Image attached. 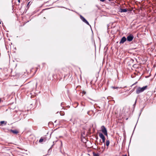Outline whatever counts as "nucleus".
<instances>
[{
	"label": "nucleus",
	"instance_id": "4be33fe9",
	"mask_svg": "<svg viewBox=\"0 0 156 156\" xmlns=\"http://www.w3.org/2000/svg\"><path fill=\"white\" fill-rule=\"evenodd\" d=\"M30 3V2H29L28 4H27V5H28L29 4V3Z\"/></svg>",
	"mask_w": 156,
	"mask_h": 156
},
{
	"label": "nucleus",
	"instance_id": "9b49d317",
	"mask_svg": "<svg viewBox=\"0 0 156 156\" xmlns=\"http://www.w3.org/2000/svg\"><path fill=\"white\" fill-rule=\"evenodd\" d=\"M92 111H90L87 112V114L90 115H91V113H92Z\"/></svg>",
	"mask_w": 156,
	"mask_h": 156
},
{
	"label": "nucleus",
	"instance_id": "f8f14e48",
	"mask_svg": "<svg viewBox=\"0 0 156 156\" xmlns=\"http://www.w3.org/2000/svg\"><path fill=\"white\" fill-rule=\"evenodd\" d=\"M93 156H99V154L98 153H93Z\"/></svg>",
	"mask_w": 156,
	"mask_h": 156
},
{
	"label": "nucleus",
	"instance_id": "423d86ee",
	"mask_svg": "<svg viewBox=\"0 0 156 156\" xmlns=\"http://www.w3.org/2000/svg\"><path fill=\"white\" fill-rule=\"evenodd\" d=\"M126 40V38L125 37H123L120 41V43L123 44Z\"/></svg>",
	"mask_w": 156,
	"mask_h": 156
},
{
	"label": "nucleus",
	"instance_id": "2eb2a0df",
	"mask_svg": "<svg viewBox=\"0 0 156 156\" xmlns=\"http://www.w3.org/2000/svg\"><path fill=\"white\" fill-rule=\"evenodd\" d=\"M136 101H137V99H136V100H135V102L134 103V104H133V105L134 106V107L136 105Z\"/></svg>",
	"mask_w": 156,
	"mask_h": 156
},
{
	"label": "nucleus",
	"instance_id": "a211bd4d",
	"mask_svg": "<svg viewBox=\"0 0 156 156\" xmlns=\"http://www.w3.org/2000/svg\"><path fill=\"white\" fill-rule=\"evenodd\" d=\"M37 83H36V87H37Z\"/></svg>",
	"mask_w": 156,
	"mask_h": 156
},
{
	"label": "nucleus",
	"instance_id": "0eeeda50",
	"mask_svg": "<svg viewBox=\"0 0 156 156\" xmlns=\"http://www.w3.org/2000/svg\"><path fill=\"white\" fill-rule=\"evenodd\" d=\"M127 9H120V12H126L127 11Z\"/></svg>",
	"mask_w": 156,
	"mask_h": 156
},
{
	"label": "nucleus",
	"instance_id": "6ab92c4d",
	"mask_svg": "<svg viewBox=\"0 0 156 156\" xmlns=\"http://www.w3.org/2000/svg\"><path fill=\"white\" fill-rule=\"evenodd\" d=\"M131 61L132 62L133 61V59H131Z\"/></svg>",
	"mask_w": 156,
	"mask_h": 156
},
{
	"label": "nucleus",
	"instance_id": "39448f33",
	"mask_svg": "<svg viewBox=\"0 0 156 156\" xmlns=\"http://www.w3.org/2000/svg\"><path fill=\"white\" fill-rule=\"evenodd\" d=\"M80 18L85 23H86L87 24L90 25V24L82 16H80Z\"/></svg>",
	"mask_w": 156,
	"mask_h": 156
},
{
	"label": "nucleus",
	"instance_id": "ddd939ff",
	"mask_svg": "<svg viewBox=\"0 0 156 156\" xmlns=\"http://www.w3.org/2000/svg\"><path fill=\"white\" fill-rule=\"evenodd\" d=\"M112 88L113 89H119V88H121V87H112Z\"/></svg>",
	"mask_w": 156,
	"mask_h": 156
},
{
	"label": "nucleus",
	"instance_id": "20e7f679",
	"mask_svg": "<svg viewBox=\"0 0 156 156\" xmlns=\"http://www.w3.org/2000/svg\"><path fill=\"white\" fill-rule=\"evenodd\" d=\"M98 135L99 137L102 139V142L105 143V138L103 134L101 133H99Z\"/></svg>",
	"mask_w": 156,
	"mask_h": 156
},
{
	"label": "nucleus",
	"instance_id": "393cba45",
	"mask_svg": "<svg viewBox=\"0 0 156 156\" xmlns=\"http://www.w3.org/2000/svg\"><path fill=\"white\" fill-rule=\"evenodd\" d=\"M71 119H70V121H71Z\"/></svg>",
	"mask_w": 156,
	"mask_h": 156
},
{
	"label": "nucleus",
	"instance_id": "4468645a",
	"mask_svg": "<svg viewBox=\"0 0 156 156\" xmlns=\"http://www.w3.org/2000/svg\"><path fill=\"white\" fill-rule=\"evenodd\" d=\"M44 140V139L43 138H41L39 140V143H41Z\"/></svg>",
	"mask_w": 156,
	"mask_h": 156
},
{
	"label": "nucleus",
	"instance_id": "9d476101",
	"mask_svg": "<svg viewBox=\"0 0 156 156\" xmlns=\"http://www.w3.org/2000/svg\"><path fill=\"white\" fill-rule=\"evenodd\" d=\"M6 122H5V121H2L0 122L1 125H2V124H4L5 125L6 124Z\"/></svg>",
	"mask_w": 156,
	"mask_h": 156
},
{
	"label": "nucleus",
	"instance_id": "b1692460",
	"mask_svg": "<svg viewBox=\"0 0 156 156\" xmlns=\"http://www.w3.org/2000/svg\"><path fill=\"white\" fill-rule=\"evenodd\" d=\"M126 87V86H125L124 87Z\"/></svg>",
	"mask_w": 156,
	"mask_h": 156
},
{
	"label": "nucleus",
	"instance_id": "f257e3e1",
	"mask_svg": "<svg viewBox=\"0 0 156 156\" xmlns=\"http://www.w3.org/2000/svg\"><path fill=\"white\" fill-rule=\"evenodd\" d=\"M147 88V86H145L142 87H139L136 90V93L137 94H139L144 91Z\"/></svg>",
	"mask_w": 156,
	"mask_h": 156
},
{
	"label": "nucleus",
	"instance_id": "6e6552de",
	"mask_svg": "<svg viewBox=\"0 0 156 156\" xmlns=\"http://www.w3.org/2000/svg\"><path fill=\"white\" fill-rule=\"evenodd\" d=\"M11 131L14 134H17L18 133L17 131L16 130H11Z\"/></svg>",
	"mask_w": 156,
	"mask_h": 156
},
{
	"label": "nucleus",
	"instance_id": "1a4fd4ad",
	"mask_svg": "<svg viewBox=\"0 0 156 156\" xmlns=\"http://www.w3.org/2000/svg\"><path fill=\"white\" fill-rule=\"evenodd\" d=\"M110 143V142L109 140H106V145L107 146H109Z\"/></svg>",
	"mask_w": 156,
	"mask_h": 156
},
{
	"label": "nucleus",
	"instance_id": "7ed1b4c3",
	"mask_svg": "<svg viewBox=\"0 0 156 156\" xmlns=\"http://www.w3.org/2000/svg\"><path fill=\"white\" fill-rule=\"evenodd\" d=\"M134 38L132 34H130L126 38V40L127 41H132Z\"/></svg>",
	"mask_w": 156,
	"mask_h": 156
},
{
	"label": "nucleus",
	"instance_id": "f3484780",
	"mask_svg": "<svg viewBox=\"0 0 156 156\" xmlns=\"http://www.w3.org/2000/svg\"><path fill=\"white\" fill-rule=\"evenodd\" d=\"M101 1L104 2L105 1V0H100Z\"/></svg>",
	"mask_w": 156,
	"mask_h": 156
},
{
	"label": "nucleus",
	"instance_id": "aec40b11",
	"mask_svg": "<svg viewBox=\"0 0 156 156\" xmlns=\"http://www.w3.org/2000/svg\"><path fill=\"white\" fill-rule=\"evenodd\" d=\"M122 156H127L126 154H125L124 155H122Z\"/></svg>",
	"mask_w": 156,
	"mask_h": 156
},
{
	"label": "nucleus",
	"instance_id": "f03ea898",
	"mask_svg": "<svg viewBox=\"0 0 156 156\" xmlns=\"http://www.w3.org/2000/svg\"><path fill=\"white\" fill-rule=\"evenodd\" d=\"M101 131L105 135L107 136L108 134L107 129L105 127L103 126H101Z\"/></svg>",
	"mask_w": 156,
	"mask_h": 156
},
{
	"label": "nucleus",
	"instance_id": "5701e85b",
	"mask_svg": "<svg viewBox=\"0 0 156 156\" xmlns=\"http://www.w3.org/2000/svg\"><path fill=\"white\" fill-rule=\"evenodd\" d=\"M109 1H112V0H108Z\"/></svg>",
	"mask_w": 156,
	"mask_h": 156
},
{
	"label": "nucleus",
	"instance_id": "412c9836",
	"mask_svg": "<svg viewBox=\"0 0 156 156\" xmlns=\"http://www.w3.org/2000/svg\"><path fill=\"white\" fill-rule=\"evenodd\" d=\"M18 2H20V0H18Z\"/></svg>",
	"mask_w": 156,
	"mask_h": 156
},
{
	"label": "nucleus",
	"instance_id": "dca6fc26",
	"mask_svg": "<svg viewBox=\"0 0 156 156\" xmlns=\"http://www.w3.org/2000/svg\"><path fill=\"white\" fill-rule=\"evenodd\" d=\"M137 83V82H136L135 83H133V84L131 86V87L133 86L134 85L136 84Z\"/></svg>",
	"mask_w": 156,
	"mask_h": 156
}]
</instances>
